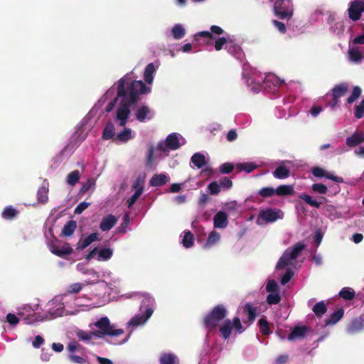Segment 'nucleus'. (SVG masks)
<instances>
[{
    "mask_svg": "<svg viewBox=\"0 0 364 364\" xmlns=\"http://www.w3.org/2000/svg\"><path fill=\"white\" fill-rule=\"evenodd\" d=\"M306 248V245L303 242H298L295 244L291 248H288L287 250L290 253V257L296 259L299 253Z\"/></svg>",
    "mask_w": 364,
    "mask_h": 364,
    "instance_id": "2f4dec72",
    "label": "nucleus"
},
{
    "mask_svg": "<svg viewBox=\"0 0 364 364\" xmlns=\"http://www.w3.org/2000/svg\"><path fill=\"white\" fill-rule=\"evenodd\" d=\"M210 31H200L195 35L196 38L198 36L203 37L207 38V44H210L213 40H215L214 43V48L215 50L219 51L222 50L223 47L225 46V48L228 50V52H231V46H230V41L227 39L225 37H220L216 38L215 35H222L225 33L224 30L215 25H213L210 26Z\"/></svg>",
    "mask_w": 364,
    "mask_h": 364,
    "instance_id": "f03ea898",
    "label": "nucleus"
},
{
    "mask_svg": "<svg viewBox=\"0 0 364 364\" xmlns=\"http://www.w3.org/2000/svg\"><path fill=\"white\" fill-rule=\"evenodd\" d=\"M236 168L239 171H244L247 173H251L257 168V166L255 163H242L237 164Z\"/></svg>",
    "mask_w": 364,
    "mask_h": 364,
    "instance_id": "79ce46f5",
    "label": "nucleus"
},
{
    "mask_svg": "<svg viewBox=\"0 0 364 364\" xmlns=\"http://www.w3.org/2000/svg\"><path fill=\"white\" fill-rule=\"evenodd\" d=\"M289 175L290 171L284 166H279L273 171V176L279 179L287 178Z\"/></svg>",
    "mask_w": 364,
    "mask_h": 364,
    "instance_id": "c85d7f7f",
    "label": "nucleus"
},
{
    "mask_svg": "<svg viewBox=\"0 0 364 364\" xmlns=\"http://www.w3.org/2000/svg\"><path fill=\"white\" fill-rule=\"evenodd\" d=\"M173 36L175 39L178 40L185 36V30L181 25H175L171 30Z\"/></svg>",
    "mask_w": 364,
    "mask_h": 364,
    "instance_id": "a18cd8bd",
    "label": "nucleus"
},
{
    "mask_svg": "<svg viewBox=\"0 0 364 364\" xmlns=\"http://www.w3.org/2000/svg\"><path fill=\"white\" fill-rule=\"evenodd\" d=\"M364 11V1L354 0L349 4L348 9V17L353 21H356L361 18L362 13Z\"/></svg>",
    "mask_w": 364,
    "mask_h": 364,
    "instance_id": "6e6552de",
    "label": "nucleus"
},
{
    "mask_svg": "<svg viewBox=\"0 0 364 364\" xmlns=\"http://www.w3.org/2000/svg\"><path fill=\"white\" fill-rule=\"evenodd\" d=\"M50 250L53 254L62 258L65 257L73 252V248L68 243H65L63 245L58 243H51L50 245Z\"/></svg>",
    "mask_w": 364,
    "mask_h": 364,
    "instance_id": "9d476101",
    "label": "nucleus"
},
{
    "mask_svg": "<svg viewBox=\"0 0 364 364\" xmlns=\"http://www.w3.org/2000/svg\"><path fill=\"white\" fill-rule=\"evenodd\" d=\"M361 88L358 86H354L351 95L348 97L347 102L352 104L361 95Z\"/></svg>",
    "mask_w": 364,
    "mask_h": 364,
    "instance_id": "de8ad7c7",
    "label": "nucleus"
},
{
    "mask_svg": "<svg viewBox=\"0 0 364 364\" xmlns=\"http://www.w3.org/2000/svg\"><path fill=\"white\" fill-rule=\"evenodd\" d=\"M208 188L212 195H218L220 193V185L217 181L211 182Z\"/></svg>",
    "mask_w": 364,
    "mask_h": 364,
    "instance_id": "052dcab7",
    "label": "nucleus"
},
{
    "mask_svg": "<svg viewBox=\"0 0 364 364\" xmlns=\"http://www.w3.org/2000/svg\"><path fill=\"white\" fill-rule=\"evenodd\" d=\"M219 185L222 188L228 189L232 186V182L229 178L224 176L219 180Z\"/></svg>",
    "mask_w": 364,
    "mask_h": 364,
    "instance_id": "680f3d73",
    "label": "nucleus"
},
{
    "mask_svg": "<svg viewBox=\"0 0 364 364\" xmlns=\"http://www.w3.org/2000/svg\"><path fill=\"white\" fill-rule=\"evenodd\" d=\"M154 146H150L148 150L147 159H146V166H151L154 161Z\"/></svg>",
    "mask_w": 364,
    "mask_h": 364,
    "instance_id": "69168bd1",
    "label": "nucleus"
},
{
    "mask_svg": "<svg viewBox=\"0 0 364 364\" xmlns=\"http://www.w3.org/2000/svg\"><path fill=\"white\" fill-rule=\"evenodd\" d=\"M348 54H349V59L351 61H353L355 63L360 62L363 58V55L360 53V51L355 48H350L348 50Z\"/></svg>",
    "mask_w": 364,
    "mask_h": 364,
    "instance_id": "37998d69",
    "label": "nucleus"
},
{
    "mask_svg": "<svg viewBox=\"0 0 364 364\" xmlns=\"http://www.w3.org/2000/svg\"><path fill=\"white\" fill-rule=\"evenodd\" d=\"M299 197L301 200H304L310 206L314 207V208H319L321 207V203H322L321 201H318L316 200H314V199L312 198L311 196H310L309 195L305 194V193L300 194L299 196Z\"/></svg>",
    "mask_w": 364,
    "mask_h": 364,
    "instance_id": "473e14b6",
    "label": "nucleus"
},
{
    "mask_svg": "<svg viewBox=\"0 0 364 364\" xmlns=\"http://www.w3.org/2000/svg\"><path fill=\"white\" fill-rule=\"evenodd\" d=\"M166 146L171 150H176L181 146L178 137L176 133L168 134L166 139L165 143L160 142L158 144V149L162 151H165Z\"/></svg>",
    "mask_w": 364,
    "mask_h": 364,
    "instance_id": "1a4fd4ad",
    "label": "nucleus"
},
{
    "mask_svg": "<svg viewBox=\"0 0 364 364\" xmlns=\"http://www.w3.org/2000/svg\"><path fill=\"white\" fill-rule=\"evenodd\" d=\"M311 189L314 192L320 194H326L328 191L327 186L322 183H314L311 186Z\"/></svg>",
    "mask_w": 364,
    "mask_h": 364,
    "instance_id": "6e6d98bb",
    "label": "nucleus"
},
{
    "mask_svg": "<svg viewBox=\"0 0 364 364\" xmlns=\"http://www.w3.org/2000/svg\"><path fill=\"white\" fill-rule=\"evenodd\" d=\"M258 325L260 332L264 335L268 336L272 333V331L269 328V324L265 318H261L258 321Z\"/></svg>",
    "mask_w": 364,
    "mask_h": 364,
    "instance_id": "72a5a7b5",
    "label": "nucleus"
},
{
    "mask_svg": "<svg viewBox=\"0 0 364 364\" xmlns=\"http://www.w3.org/2000/svg\"><path fill=\"white\" fill-rule=\"evenodd\" d=\"M364 141V132H355L352 136L346 139V145L349 147H355Z\"/></svg>",
    "mask_w": 364,
    "mask_h": 364,
    "instance_id": "f3484780",
    "label": "nucleus"
},
{
    "mask_svg": "<svg viewBox=\"0 0 364 364\" xmlns=\"http://www.w3.org/2000/svg\"><path fill=\"white\" fill-rule=\"evenodd\" d=\"M91 205L90 203L88 202H81L80 203L77 207L75 208L74 213L75 214H80L82 213L85 209H87L90 205Z\"/></svg>",
    "mask_w": 364,
    "mask_h": 364,
    "instance_id": "0e129e2a",
    "label": "nucleus"
},
{
    "mask_svg": "<svg viewBox=\"0 0 364 364\" xmlns=\"http://www.w3.org/2000/svg\"><path fill=\"white\" fill-rule=\"evenodd\" d=\"M82 288V285L80 283L72 284L69 286L68 292L69 294H77L81 291Z\"/></svg>",
    "mask_w": 364,
    "mask_h": 364,
    "instance_id": "338daca9",
    "label": "nucleus"
},
{
    "mask_svg": "<svg viewBox=\"0 0 364 364\" xmlns=\"http://www.w3.org/2000/svg\"><path fill=\"white\" fill-rule=\"evenodd\" d=\"M48 188L41 187L37 192L38 202L40 203H46L48 200Z\"/></svg>",
    "mask_w": 364,
    "mask_h": 364,
    "instance_id": "a19ab883",
    "label": "nucleus"
},
{
    "mask_svg": "<svg viewBox=\"0 0 364 364\" xmlns=\"http://www.w3.org/2000/svg\"><path fill=\"white\" fill-rule=\"evenodd\" d=\"M99 240L98 239V233L93 232L88 235L83 240H80L77 244V249L83 250L89 246L92 242Z\"/></svg>",
    "mask_w": 364,
    "mask_h": 364,
    "instance_id": "412c9836",
    "label": "nucleus"
},
{
    "mask_svg": "<svg viewBox=\"0 0 364 364\" xmlns=\"http://www.w3.org/2000/svg\"><path fill=\"white\" fill-rule=\"evenodd\" d=\"M168 181V177L165 173L154 174L149 181V185L154 187L161 186Z\"/></svg>",
    "mask_w": 364,
    "mask_h": 364,
    "instance_id": "6ab92c4d",
    "label": "nucleus"
},
{
    "mask_svg": "<svg viewBox=\"0 0 364 364\" xmlns=\"http://www.w3.org/2000/svg\"><path fill=\"white\" fill-rule=\"evenodd\" d=\"M272 24L274 25V26L275 28H277V30L281 33H285L286 31H287V28H286V26H285V24L281 21H279L277 20H272Z\"/></svg>",
    "mask_w": 364,
    "mask_h": 364,
    "instance_id": "774afa93",
    "label": "nucleus"
},
{
    "mask_svg": "<svg viewBox=\"0 0 364 364\" xmlns=\"http://www.w3.org/2000/svg\"><path fill=\"white\" fill-rule=\"evenodd\" d=\"M112 254V250L110 248H102L99 251L98 260H108L111 258Z\"/></svg>",
    "mask_w": 364,
    "mask_h": 364,
    "instance_id": "49530a36",
    "label": "nucleus"
},
{
    "mask_svg": "<svg viewBox=\"0 0 364 364\" xmlns=\"http://www.w3.org/2000/svg\"><path fill=\"white\" fill-rule=\"evenodd\" d=\"M77 228V223L75 220H69L63 227L62 234L65 236H71Z\"/></svg>",
    "mask_w": 364,
    "mask_h": 364,
    "instance_id": "7c9ffc66",
    "label": "nucleus"
},
{
    "mask_svg": "<svg viewBox=\"0 0 364 364\" xmlns=\"http://www.w3.org/2000/svg\"><path fill=\"white\" fill-rule=\"evenodd\" d=\"M284 213L280 209L267 208L259 211L258 220L262 219L265 223H272L282 219Z\"/></svg>",
    "mask_w": 364,
    "mask_h": 364,
    "instance_id": "0eeeda50",
    "label": "nucleus"
},
{
    "mask_svg": "<svg viewBox=\"0 0 364 364\" xmlns=\"http://www.w3.org/2000/svg\"><path fill=\"white\" fill-rule=\"evenodd\" d=\"M242 314L247 315V319H242L243 323L247 326L252 323L257 317L256 308L251 303L245 304L242 308Z\"/></svg>",
    "mask_w": 364,
    "mask_h": 364,
    "instance_id": "ddd939ff",
    "label": "nucleus"
},
{
    "mask_svg": "<svg viewBox=\"0 0 364 364\" xmlns=\"http://www.w3.org/2000/svg\"><path fill=\"white\" fill-rule=\"evenodd\" d=\"M94 325L99 329L94 331L93 334L96 338H102L107 336H119L124 334V330L122 328H115L111 325L109 318L106 316L100 318Z\"/></svg>",
    "mask_w": 364,
    "mask_h": 364,
    "instance_id": "20e7f679",
    "label": "nucleus"
},
{
    "mask_svg": "<svg viewBox=\"0 0 364 364\" xmlns=\"http://www.w3.org/2000/svg\"><path fill=\"white\" fill-rule=\"evenodd\" d=\"M266 291L270 293L279 292L277 283L274 280H269L266 285Z\"/></svg>",
    "mask_w": 364,
    "mask_h": 364,
    "instance_id": "bf43d9fd",
    "label": "nucleus"
},
{
    "mask_svg": "<svg viewBox=\"0 0 364 364\" xmlns=\"http://www.w3.org/2000/svg\"><path fill=\"white\" fill-rule=\"evenodd\" d=\"M364 328L363 320L360 318L352 319L348 326V331L350 333H355L362 331Z\"/></svg>",
    "mask_w": 364,
    "mask_h": 364,
    "instance_id": "a211bd4d",
    "label": "nucleus"
},
{
    "mask_svg": "<svg viewBox=\"0 0 364 364\" xmlns=\"http://www.w3.org/2000/svg\"><path fill=\"white\" fill-rule=\"evenodd\" d=\"M193 242L194 236L193 233L189 230L184 232V235L182 240L183 245L186 248H189L193 245Z\"/></svg>",
    "mask_w": 364,
    "mask_h": 364,
    "instance_id": "58836bf2",
    "label": "nucleus"
},
{
    "mask_svg": "<svg viewBox=\"0 0 364 364\" xmlns=\"http://www.w3.org/2000/svg\"><path fill=\"white\" fill-rule=\"evenodd\" d=\"M150 113V109L147 106L143 105L135 113V118L136 120L143 122L145 119H151V117H148V114Z\"/></svg>",
    "mask_w": 364,
    "mask_h": 364,
    "instance_id": "393cba45",
    "label": "nucleus"
},
{
    "mask_svg": "<svg viewBox=\"0 0 364 364\" xmlns=\"http://www.w3.org/2000/svg\"><path fill=\"white\" fill-rule=\"evenodd\" d=\"M273 10L275 16L279 18L290 19L294 14L292 0H277Z\"/></svg>",
    "mask_w": 364,
    "mask_h": 364,
    "instance_id": "423d86ee",
    "label": "nucleus"
},
{
    "mask_svg": "<svg viewBox=\"0 0 364 364\" xmlns=\"http://www.w3.org/2000/svg\"><path fill=\"white\" fill-rule=\"evenodd\" d=\"M18 214V211L12 206H6L2 212V217L6 220H12Z\"/></svg>",
    "mask_w": 364,
    "mask_h": 364,
    "instance_id": "c9c22d12",
    "label": "nucleus"
},
{
    "mask_svg": "<svg viewBox=\"0 0 364 364\" xmlns=\"http://www.w3.org/2000/svg\"><path fill=\"white\" fill-rule=\"evenodd\" d=\"M146 321L142 314L136 315L128 322V326L136 327L141 324H144Z\"/></svg>",
    "mask_w": 364,
    "mask_h": 364,
    "instance_id": "8fccbe9b",
    "label": "nucleus"
},
{
    "mask_svg": "<svg viewBox=\"0 0 364 364\" xmlns=\"http://www.w3.org/2000/svg\"><path fill=\"white\" fill-rule=\"evenodd\" d=\"M354 116L356 119H361L364 117V98L359 105H355L354 109Z\"/></svg>",
    "mask_w": 364,
    "mask_h": 364,
    "instance_id": "3c124183",
    "label": "nucleus"
},
{
    "mask_svg": "<svg viewBox=\"0 0 364 364\" xmlns=\"http://www.w3.org/2000/svg\"><path fill=\"white\" fill-rule=\"evenodd\" d=\"M115 85H117V97L121 98L117 110V119L120 127H124L131 113L130 107L138 103L141 95L150 92L151 88L142 80L128 82L127 75L120 78Z\"/></svg>",
    "mask_w": 364,
    "mask_h": 364,
    "instance_id": "f257e3e1",
    "label": "nucleus"
},
{
    "mask_svg": "<svg viewBox=\"0 0 364 364\" xmlns=\"http://www.w3.org/2000/svg\"><path fill=\"white\" fill-rule=\"evenodd\" d=\"M281 301V296L279 292L270 293L267 296V302L269 305L277 304Z\"/></svg>",
    "mask_w": 364,
    "mask_h": 364,
    "instance_id": "603ef678",
    "label": "nucleus"
},
{
    "mask_svg": "<svg viewBox=\"0 0 364 364\" xmlns=\"http://www.w3.org/2000/svg\"><path fill=\"white\" fill-rule=\"evenodd\" d=\"M344 315V310L343 308H340L331 314L327 318H326V325H333L336 324L339 320H341Z\"/></svg>",
    "mask_w": 364,
    "mask_h": 364,
    "instance_id": "aec40b11",
    "label": "nucleus"
},
{
    "mask_svg": "<svg viewBox=\"0 0 364 364\" xmlns=\"http://www.w3.org/2000/svg\"><path fill=\"white\" fill-rule=\"evenodd\" d=\"M275 191L277 195L282 196H291L294 193L293 185H280Z\"/></svg>",
    "mask_w": 364,
    "mask_h": 364,
    "instance_id": "b1692460",
    "label": "nucleus"
},
{
    "mask_svg": "<svg viewBox=\"0 0 364 364\" xmlns=\"http://www.w3.org/2000/svg\"><path fill=\"white\" fill-rule=\"evenodd\" d=\"M293 276H294L293 271L290 269H288L281 279V284L282 285H285L291 280V279L292 278Z\"/></svg>",
    "mask_w": 364,
    "mask_h": 364,
    "instance_id": "e2e57ef3",
    "label": "nucleus"
},
{
    "mask_svg": "<svg viewBox=\"0 0 364 364\" xmlns=\"http://www.w3.org/2000/svg\"><path fill=\"white\" fill-rule=\"evenodd\" d=\"M132 138V135L131 129L129 128H124L122 132L117 134L116 139L122 142H127Z\"/></svg>",
    "mask_w": 364,
    "mask_h": 364,
    "instance_id": "ea45409f",
    "label": "nucleus"
},
{
    "mask_svg": "<svg viewBox=\"0 0 364 364\" xmlns=\"http://www.w3.org/2000/svg\"><path fill=\"white\" fill-rule=\"evenodd\" d=\"M311 173L315 177L322 178L325 177L326 178L331 179L336 183H343V178L340 176H334L328 172H327L323 168L319 166H314L311 168Z\"/></svg>",
    "mask_w": 364,
    "mask_h": 364,
    "instance_id": "f8f14e48",
    "label": "nucleus"
},
{
    "mask_svg": "<svg viewBox=\"0 0 364 364\" xmlns=\"http://www.w3.org/2000/svg\"><path fill=\"white\" fill-rule=\"evenodd\" d=\"M258 194L263 198H269L276 194V191L273 187L267 186L259 189Z\"/></svg>",
    "mask_w": 364,
    "mask_h": 364,
    "instance_id": "09e8293b",
    "label": "nucleus"
},
{
    "mask_svg": "<svg viewBox=\"0 0 364 364\" xmlns=\"http://www.w3.org/2000/svg\"><path fill=\"white\" fill-rule=\"evenodd\" d=\"M309 328L306 326H295L288 336V340L293 341L297 338H303L305 337Z\"/></svg>",
    "mask_w": 364,
    "mask_h": 364,
    "instance_id": "dca6fc26",
    "label": "nucleus"
},
{
    "mask_svg": "<svg viewBox=\"0 0 364 364\" xmlns=\"http://www.w3.org/2000/svg\"><path fill=\"white\" fill-rule=\"evenodd\" d=\"M228 314V311L223 304H218L204 316L203 324L208 331H212L219 326L220 323L227 317Z\"/></svg>",
    "mask_w": 364,
    "mask_h": 364,
    "instance_id": "7ed1b4c3",
    "label": "nucleus"
},
{
    "mask_svg": "<svg viewBox=\"0 0 364 364\" xmlns=\"http://www.w3.org/2000/svg\"><path fill=\"white\" fill-rule=\"evenodd\" d=\"M117 220L118 219L115 215L108 214L102 219L100 228L102 231H108L117 224Z\"/></svg>",
    "mask_w": 364,
    "mask_h": 364,
    "instance_id": "4468645a",
    "label": "nucleus"
},
{
    "mask_svg": "<svg viewBox=\"0 0 364 364\" xmlns=\"http://www.w3.org/2000/svg\"><path fill=\"white\" fill-rule=\"evenodd\" d=\"M80 173L78 170L73 171L67 176V183L70 186H75L80 180Z\"/></svg>",
    "mask_w": 364,
    "mask_h": 364,
    "instance_id": "e433bc0d",
    "label": "nucleus"
},
{
    "mask_svg": "<svg viewBox=\"0 0 364 364\" xmlns=\"http://www.w3.org/2000/svg\"><path fill=\"white\" fill-rule=\"evenodd\" d=\"M220 238V235L215 230H213L208 235L206 242L204 244L203 247L207 249L215 245Z\"/></svg>",
    "mask_w": 364,
    "mask_h": 364,
    "instance_id": "bb28decb",
    "label": "nucleus"
},
{
    "mask_svg": "<svg viewBox=\"0 0 364 364\" xmlns=\"http://www.w3.org/2000/svg\"><path fill=\"white\" fill-rule=\"evenodd\" d=\"M293 259H294L293 257H290V253L287 250L284 252L283 255L279 259V261L277 264L276 268L277 269H283V268L286 267L287 266H288L290 264L291 261Z\"/></svg>",
    "mask_w": 364,
    "mask_h": 364,
    "instance_id": "4be33fe9",
    "label": "nucleus"
},
{
    "mask_svg": "<svg viewBox=\"0 0 364 364\" xmlns=\"http://www.w3.org/2000/svg\"><path fill=\"white\" fill-rule=\"evenodd\" d=\"M191 161L198 168H201L206 164L205 157L200 153L194 154L191 159Z\"/></svg>",
    "mask_w": 364,
    "mask_h": 364,
    "instance_id": "cd10ccee",
    "label": "nucleus"
},
{
    "mask_svg": "<svg viewBox=\"0 0 364 364\" xmlns=\"http://www.w3.org/2000/svg\"><path fill=\"white\" fill-rule=\"evenodd\" d=\"M313 311L318 317H321L327 311V307L324 301H321L316 303L313 307Z\"/></svg>",
    "mask_w": 364,
    "mask_h": 364,
    "instance_id": "f704fd0d",
    "label": "nucleus"
},
{
    "mask_svg": "<svg viewBox=\"0 0 364 364\" xmlns=\"http://www.w3.org/2000/svg\"><path fill=\"white\" fill-rule=\"evenodd\" d=\"M234 169V165L232 163L226 162L222 164L219 167V171L223 174H228Z\"/></svg>",
    "mask_w": 364,
    "mask_h": 364,
    "instance_id": "864d4df0",
    "label": "nucleus"
},
{
    "mask_svg": "<svg viewBox=\"0 0 364 364\" xmlns=\"http://www.w3.org/2000/svg\"><path fill=\"white\" fill-rule=\"evenodd\" d=\"M214 227L225 228L228 225V215L224 211H219L213 218Z\"/></svg>",
    "mask_w": 364,
    "mask_h": 364,
    "instance_id": "2eb2a0df",
    "label": "nucleus"
},
{
    "mask_svg": "<svg viewBox=\"0 0 364 364\" xmlns=\"http://www.w3.org/2000/svg\"><path fill=\"white\" fill-rule=\"evenodd\" d=\"M348 90V84L347 82H342L334 86L332 89V103L333 106H336L339 98L344 96Z\"/></svg>",
    "mask_w": 364,
    "mask_h": 364,
    "instance_id": "9b49d317",
    "label": "nucleus"
},
{
    "mask_svg": "<svg viewBox=\"0 0 364 364\" xmlns=\"http://www.w3.org/2000/svg\"><path fill=\"white\" fill-rule=\"evenodd\" d=\"M232 328H235L236 333H242L245 328H243L241 320L238 316H235L231 321L227 318L224 321L223 324L219 328V331L224 340H227L230 338Z\"/></svg>",
    "mask_w": 364,
    "mask_h": 364,
    "instance_id": "39448f33",
    "label": "nucleus"
},
{
    "mask_svg": "<svg viewBox=\"0 0 364 364\" xmlns=\"http://www.w3.org/2000/svg\"><path fill=\"white\" fill-rule=\"evenodd\" d=\"M177 358L172 353H164L160 357V364H175Z\"/></svg>",
    "mask_w": 364,
    "mask_h": 364,
    "instance_id": "4c0bfd02",
    "label": "nucleus"
},
{
    "mask_svg": "<svg viewBox=\"0 0 364 364\" xmlns=\"http://www.w3.org/2000/svg\"><path fill=\"white\" fill-rule=\"evenodd\" d=\"M114 131H115V128H114V124L110 122H107L106 124V125L104 128L103 132H102V139L108 140V139H112L114 136Z\"/></svg>",
    "mask_w": 364,
    "mask_h": 364,
    "instance_id": "c756f323",
    "label": "nucleus"
},
{
    "mask_svg": "<svg viewBox=\"0 0 364 364\" xmlns=\"http://www.w3.org/2000/svg\"><path fill=\"white\" fill-rule=\"evenodd\" d=\"M339 296L345 300H352L355 297V291L349 287H344L339 291Z\"/></svg>",
    "mask_w": 364,
    "mask_h": 364,
    "instance_id": "c03bdc74",
    "label": "nucleus"
},
{
    "mask_svg": "<svg viewBox=\"0 0 364 364\" xmlns=\"http://www.w3.org/2000/svg\"><path fill=\"white\" fill-rule=\"evenodd\" d=\"M95 186L96 180L94 178H90L85 183H82L79 191V194L84 195L89 190H92V192H93L95 189Z\"/></svg>",
    "mask_w": 364,
    "mask_h": 364,
    "instance_id": "5701e85b",
    "label": "nucleus"
},
{
    "mask_svg": "<svg viewBox=\"0 0 364 364\" xmlns=\"http://www.w3.org/2000/svg\"><path fill=\"white\" fill-rule=\"evenodd\" d=\"M155 72V68L152 63H149L144 70V81L148 83L151 84L153 82L154 80V73Z\"/></svg>",
    "mask_w": 364,
    "mask_h": 364,
    "instance_id": "a878e982",
    "label": "nucleus"
},
{
    "mask_svg": "<svg viewBox=\"0 0 364 364\" xmlns=\"http://www.w3.org/2000/svg\"><path fill=\"white\" fill-rule=\"evenodd\" d=\"M94 331H91L90 333H87L84 331H80L77 336V338L83 341H90L92 337H95V334H93Z\"/></svg>",
    "mask_w": 364,
    "mask_h": 364,
    "instance_id": "4d7b16f0",
    "label": "nucleus"
},
{
    "mask_svg": "<svg viewBox=\"0 0 364 364\" xmlns=\"http://www.w3.org/2000/svg\"><path fill=\"white\" fill-rule=\"evenodd\" d=\"M141 194H142L141 188H140L139 190L135 191V193H134V195L127 200V205L128 208H132Z\"/></svg>",
    "mask_w": 364,
    "mask_h": 364,
    "instance_id": "5fc2aeb1",
    "label": "nucleus"
},
{
    "mask_svg": "<svg viewBox=\"0 0 364 364\" xmlns=\"http://www.w3.org/2000/svg\"><path fill=\"white\" fill-rule=\"evenodd\" d=\"M129 224V215L128 213L124 214L123 220L118 228L119 232H125Z\"/></svg>",
    "mask_w": 364,
    "mask_h": 364,
    "instance_id": "13d9d810",
    "label": "nucleus"
}]
</instances>
